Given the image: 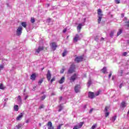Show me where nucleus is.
Wrapping results in <instances>:
<instances>
[{"label":"nucleus","instance_id":"49530a36","mask_svg":"<svg viewBox=\"0 0 129 129\" xmlns=\"http://www.w3.org/2000/svg\"><path fill=\"white\" fill-rule=\"evenodd\" d=\"M78 125H76L74 127L73 129H78Z\"/></svg>","mask_w":129,"mask_h":129},{"label":"nucleus","instance_id":"1a4fd4ad","mask_svg":"<svg viewBox=\"0 0 129 129\" xmlns=\"http://www.w3.org/2000/svg\"><path fill=\"white\" fill-rule=\"evenodd\" d=\"M83 60V57L82 56H77L76 57L75 61L77 62V63H79V62H81Z\"/></svg>","mask_w":129,"mask_h":129},{"label":"nucleus","instance_id":"ddd939ff","mask_svg":"<svg viewBox=\"0 0 129 129\" xmlns=\"http://www.w3.org/2000/svg\"><path fill=\"white\" fill-rule=\"evenodd\" d=\"M51 72H50V71H48L47 74L46 75V78H47L48 81H50V80H51Z\"/></svg>","mask_w":129,"mask_h":129},{"label":"nucleus","instance_id":"69168bd1","mask_svg":"<svg viewBox=\"0 0 129 129\" xmlns=\"http://www.w3.org/2000/svg\"><path fill=\"white\" fill-rule=\"evenodd\" d=\"M127 44H129V40L127 41Z\"/></svg>","mask_w":129,"mask_h":129},{"label":"nucleus","instance_id":"a878e982","mask_svg":"<svg viewBox=\"0 0 129 129\" xmlns=\"http://www.w3.org/2000/svg\"><path fill=\"white\" fill-rule=\"evenodd\" d=\"M123 73V71L122 70L118 72V75L119 76H122V74Z\"/></svg>","mask_w":129,"mask_h":129},{"label":"nucleus","instance_id":"c9c22d12","mask_svg":"<svg viewBox=\"0 0 129 129\" xmlns=\"http://www.w3.org/2000/svg\"><path fill=\"white\" fill-rule=\"evenodd\" d=\"M22 126V124H19L18 125L16 126L17 128H21V127Z\"/></svg>","mask_w":129,"mask_h":129},{"label":"nucleus","instance_id":"c756f323","mask_svg":"<svg viewBox=\"0 0 129 129\" xmlns=\"http://www.w3.org/2000/svg\"><path fill=\"white\" fill-rule=\"evenodd\" d=\"M59 110L58 111H61L62 109H63V106H62V105H60L59 106Z\"/></svg>","mask_w":129,"mask_h":129},{"label":"nucleus","instance_id":"3c124183","mask_svg":"<svg viewBox=\"0 0 129 129\" xmlns=\"http://www.w3.org/2000/svg\"><path fill=\"white\" fill-rule=\"evenodd\" d=\"M92 111H93V108H92V109H91L90 110V111H89V113H91V112H92Z\"/></svg>","mask_w":129,"mask_h":129},{"label":"nucleus","instance_id":"13d9d810","mask_svg":"<svg viewBox=\"0 0 129 129\" xmlns=\"http://www.w3.org/2000/svg\"><path fill=\"white\" fill-rule=\"evenodd\" d=\"M103 40H104V38L102 37V38H101V41H103Z\"/></svg>","mask_w":129,"mask_h":129},{"label":"nucleus","instance_id":"338daca9","mask_svg":"<svg viewBox=\"0 0 129 129\" xmlns=\"http://www.w3.org/2000/svg\"><path fill=\"white\" fill-rule=\"evenodd\" d=\"M129 114V110H128V112L127 113V114Z\"/></svg>","mask_w":129,"mask_h":129},{"label":"nucleus","instance_id":"09e8293b","mask_svg":"<svg viewBox=\"0 0 129 129\" xmlns=\"http://www.w3.org/2000/svg\"><path fill=\"white\" fill-rule=\"evenodd\" d=\"M64 69H62L61 71H60V73L62 74V73H64Z\"/></svg>","mask_w":129,"mask_h":129},{"label":"nucleus","instance_id":"37998d69","mask_svg":"<svg viewBox=\"0 0 129 129\" xmlns=\"http://www.w3.org/2000/svg\"><path fill=\"white\" fill-rule=\"evenodd\" d=\"M41 108H44V105H41L39 107V109H41Z\"/></svg>","mask_w":129,"mask_h":129},{"label":"nucleus","instance_id":"39448f33","mask_svg":"<svg viewBox=\"0 0 129 129\" xmlns=\"http://www.w3.org/2000/svg\"><path fill=\"white\" fill-rule=\"evenodd\" d=\"M22 31H23V28L21 26L18 28L16 31L17 36H21L22 35Z\"/></svg>","mask_w":129,"mask_h":129},{"label":"nucleus","instance_id":"9b49d317","mask_svg":"<svg viewBox=\"0 0 129 129\" xmlns=\"http://www.w3.org/2000/svg\"><path fill=\"white\" fill-rule=\"evenodd\" d=\"M81 38H80V36L78 34H76L75 37L74 38V43L77 42L78 41H79Z\"/></svg>","mask_w":129,"mask_h":129},{"label":"nucleus","instance_id":"20e7f679","mask_svg":"<svg viewBox=\"0 0 129 129\" xmlns=\"http://www.w3.org/2000/svg\"><path fill=\"white\" fill-rule=\"evenodd\" d=\"M81 89V86L80 85H77L75 87V92L76 93H78V92H80V89Z\"/></svg>","mask_w":129,"mask_h":129},{"label":"nucleus","instance_id":"e433bc0d","mask_svg":"<svg viewBox=\"0 0 129 129\" xmlns=\"http://www.w3.org/2000/svg\"><path fill=\"white\" fill-rule=\"evenodd\" d=\"M62 97H60L59 98V103H62Z\"/></svg>","mask_w":129,"mask_h":129},{"label":"nucleus","instance_id":"4be33fe9","mask_svg":"<svg viewBox=\"0 0 129 129\" xmlns=\"http://www.w3.org/2000/svg\"><path fill=\"white\" fill-rule=\"evenodd\" d=\"M126 106V103L125 102H122L121 104V107H125Z\"/></svg>","mask_w":129,"mask_h":129},{"label":"nucleus","instance_id":"f3484780","mask_svg":"<svg viewBox=\"0 0 129 129\" xmlns=\"http://www.w3.org/2000/svg\"><path fill=\"white\" fill-rule=\"evenodd\" d=\"M30 79L31 80H32L33 81H34V80H35L36 79V74H33L31 76Z\"/></svg>","mask_w":129,"mask_h":129},{"label":"nucleus","instance_id":"7ed1b4c3","mask_svg":"<svg viewBox=\"0 0 129 129\" xmlns=\"http://www.w3.org/2000/svg\"><path fill=\"white\" fill-rule=\"evenodd\" d=\"M86 21V18H84V22H83L82 23H80L78 25L77 30L79 32H80V30H81V28H82L83 26H84L85 25L84 23Z\"/></svg>","mask_w":129,"mask_h":129},{"label":"nucleus","instance_id":"5701e85b","mask_svg":"<svg viewBox=\"0 0 129 129\" xmlns=\"http://www.w3.org/2000/svg\"><path fill=\"white\" fill-rule=\"evenodd\" d=\"M14 108L15 111H18L19 110V106L16 105L14 106Z\"/></svg>","mask_w":129,"mask_h":129},{"label":"nucleus","instance_id":"bb28decb","mask_svg":"<svg viewBox=\"0 0 129 129\" xmlns=\"http://www.w3.org/2000/svg\"><path fill=\"white\" fill-rule=\"evenodd\" d=\"M66 55H67V51L64 50L63 51V52L62 53V57H65V56H66Z\"/></svg>","mask_w":129,"mask_h":129},{"label":"nucleus","instance_id":"c03bdc74","mask_svg":"<svg viewBox=\"0 0 129 129\" xmlns=\"http://www.w3.org/2000/svg\"><path fill=\"white\" fill-rule=\"evenodd\" d=\"M110 37H112L113 36V32H111L110 34Z\"/></svg>","mask_w":129,"mask_h":129},{"label":"nucleus","instance_id":"6e6d98bb","mask_svg":"<svg viewBox=\"0 0 129 129\" xmlns=\"http://www.w3.org/2000/svg\"><path fill=\"white\" fill-rule=\"evenodd\" d=\"M60 90H62L63 89V86H61V87L60 88Z\"/></svg>","mask_w":129,"mask_h":129},{"label":"nucleus","instance_id":"de8ad7c7","mask_svg":"<svg viewBox=\"0 0 129 129\" xmlns=\"http://www.w3.org/2000/svg\"><path fill=\"white\" fill-rule=\"evenodd\" d=\"M98 39H99V37H98V36H97V37L95 38V41H97H97H98Z\"/></svg>","mask_w":129,"mask_h":129},{"label":"nucleus","instance_id":"ea45409f","mask_svg":"<svg viewBox=\"0 0 129 129\" xmlns=\"http://www.w3.org/2000/svg\"><path fill=\"white\" fill-rule=\"evenodd\" d=\"M53 81H55V78H53L51 81H50V83H53Z\"/></svg>","mask_w":129,"mask_h":129},{"label":"nucleus","instance_id":"e2e57ef3","mask_svg":"<svg viewBox=\"0 0 129 129\" xmlns=\"http://www.w3.org/2000/svg\"><path fill=\"white\" fill-rule=\"evenodd\" d=\"M114 79V76H113L112 78V80H113Z\"/></svg>","mask_w":129,"mask_h":129},{"label":"nucleus","instance_id":"a19ab883","mask_svg":"<svg viewBox=\"0 0 129 129\" xmlns=\"http://www.w3.org/2000/svg\"><path fill=\"white\" fill-rule=\"evenodd\" d=\"M111 75H112V73L110 72L109 76H108V78H110L111 77Z\"/></svg>","mask_w":129,"mask_h":129},{"label":"nucleus","instance_id":"0e129e2a","mask_svg":"<svg viewBox=\"0 0 129 129\" xmlns=\"http://www.w3.org/2000/svg\"><path fill=\"white\" fill-rule=\"evenodd\" d=\"M5 101H8V99H5Z\"/></svg>","mask_w":129,"mask_h":129},{"label":"nucleus","instance_id":"680f3d73","mask_svg":"<svg viewBox=\"0 0 129 129\" xmlns=\"http://www.w3.org/2000/svg\"><path fill=\"white\" fill-rule=\"evenodd\" d=\"M51 95H55V93H52L51 94Z\"/></svg>","mask_w":129,"mask_h":129},{"label":"nucleus","instance_id":"b1692460","mask_svg":"<svg viewBox=\"0 0 129 129\" xmlns=\"http://www.w3.org/2000/svg\"><path fill=\"white\" fill-rule=\"evenodd\" d=\"M116 119V116H114L111 118V121L114 122L115 121V120Z\"/></svg>","mask_w":129,"mask_h":129},{"label":"nucleus","instance_id":"a18cd8bd","mask_svg":"<svg viewBox=\"0 0 129 129\" xmlns=\"http://www.w3.org/2000/svg\"><path fill=\"white\" fill-rule=\"evenodd\" d=\"M1 69H4V65L3 64L0 65V70Z\"/></svg>","mask_w":129,"mask_h":129},{"label":"nucleus","instance_id":"c85d7f7f","mask_svg":"<svg viewBox=\"0 0 129 129\" xmlns=\"http://www.w3.org/2000/svg\"><path fill=\"white\" fill-rule=\"evenodd\" d=\"M125 26L127 27L126 29L129 28V21L125 22Z\"/></svg>","mask_w":129,"mask_h":129},{"label":"nucleus","instance_id":"cd10ccee","mask_svg":"<svg viewBox=\"0 0 129 129\" xmlns=\"http://www.w3.org/2000/svg\"><path fill=\"white\" fill-rule=\"evenodd\" d=\"M30 22L31 23H32V24H34V23H35V18L31 17V20H30Z\"/></svg>","mask_w":129,"mask_h":129},{"label":"nucleus","instance_id":"393cba45","mask_svg":"<svg viewBox=\"0 0 129 129\" xmlns=\"http://www.w3.org/2000/svg\"><path fill=\"white\" fill-rule=\"evenodd\" d=\"M121 33H122V29H119V31L117 33V36H119V35L120 34H121Z\"/></svg>","mask_w":129,"mask_h":129},{"label":"nucleus","instance_id":"f704fd0d","mask_svg":"<svg viewBox=\"0 0 129 129\" xmlns=\"http://www.w3.org/2000/svg\"><path fill=\"white\" fill-rule=\"evenodd\" d=\"M115 4H118L120 3V0H115Z\"/></svg>","mask_w":129,"mask_h":129},{"label":"nucleus","instance_id":"0eeeda50","mask_svg":"<svg viewBox=\"0 0 129 129\" xmlns=\"http://www.w3.org/2000/svg\"><path fill=\"white\" fill-rule=\"evenodd\" d=\"M77 78V74H75L72 77H71L70 80L71 82H74V81L76 80Z\"/></svg>","mask_w":129,"mask_h":129},{"label":"nucleus","instance_id":"a211bd4d","mask_svg":"<svg viewBox=\"0 0 129 129\" xmlns=\"http://www.w3.org/2000/svg\"><path fill=\"white\" fill-rule=\"evenodd\" d=\"M65 80V77H62L61 79L59 81V83L60 84H62V83H64V81Z\"/></svg>","mask_w":129,"mask_h":129},{"label":"nucleus","instance_id":"774afa93","mask_svg":"<svg viewBox=\"0 0 129 129\" xmlns=\"http://www.w3.org/2000/svg\"><path fill=\"white\" fill-rule=\"evenodd\" d=\"M47 7H49L50 5L49 4L47 5Z\"/></svg>","mask_w":129,"mask_h":129},{"label":"nucleus","instance_id":"f03ea898","mask_svg":"<svg viewBox=\"0 0 129 129\" xmlns=\"http://www.w3.org/2000/svg\"><path fill=\"white\" fill-rule=\"evenodd\" d=\"M75 70V65L72 64L68 72V74H71L72 73H73Z\"/></svg>","mask_w":129,"mask_h":129},{"label":"nucleus","instance_id":"aec40b11","mask_svg":"<svg viewBox=\"0 0 129 129\" xmlns=\"http://www.w3.org/2000/svg\"><path fill=\"white\" fill-rule=\"evenodd\" d=\"M101 72L102 73L105 74L106 73V67H104L102 70H101Z\"/></svg>","mask_w":129,"mask_h":129},{"label":"nucleus","instance_id":"4468645a","mask_svg":"<svg viewBox=\"0 0 129 129\" xmlns=\"http://www.w3.org/2000/svg\"><path fill=\"white\" fill-rule=\"evenodd\" d=\"M88 96L90 98H94L95 95H94V92H89Z\"/></svg>","mask_w":129,"mask_h":129},{"label":"nucleus","instance_id":"bf43d9fd","mask_svg":"<svg viewBox=\"0 0 129 129\" xmlns=\"http://www.w3.org/2000/svg\"><path fill=\"white\" fill-rule=\"evenodd\" d=\"M7 7L11 8V6H10V5L9 4H7Z\"/></svg>","mask_w":129,"mask_h":129},{"label":"nucleus","instance_id":"2eb2a0df","mask_svg":"<svg viewBox=\"0 0 129 129\" xmlns=\"http://www.w3.org/2000/svg\"><path fill=\"white\" fill-rule=\"evenodd\" d=\"M24 115V113H21L16 118L17 120H21L22 117H23Z\"/></svg>","mask_w":129,"mask_h":129},{"label":"nucleus","instance_id":"4c0bfd02","mask_svg":"<svg viewBox=\"0 0 129 129\" xmlns=\"http://www.w3.org/2000/svg\"><path fill=\"white\" fill-rule=\"evenodd\" d=\"M99 91H98L96 93H95V96H98V95H99Z\"/></svg>","mask_w":129,"mask_h":129},{"label":"nucleus","instance_id":"79ce46f5","mask_svg":"<svg viewBox=\"0 0 129 129\" xmlns=\"http://www.w3.org/2000/svg\"><path fill=\"white\" fill-rule=\"evenodd\" d=\"M95 127H96V124L93 125L92 126L91 128H92V129H94V128H95Z\"/></svg>","mask_w":129,"mask_h":129},{"label":"nucleus","instance_id":"58836bf2","mask_svg":"<svg viewBox=\"0 0 129 129\" xmlns=\"http://www.w3.org/2000/svg\"><path fill=\"white\" fill-rule=\"evenodd\" d=\"M126 55H127V52H124L122 53L123 56H126Z\"/></svg>","mask_w":129,"mask_h":129},{"label":"nucleus","instance_id":"864d4df0","mask_svg":"<svg viewBox=\"0 0 129 129\" xmlns=\"http://www.w3.org/2000/svg\"><path fill=\"white\" fill-rule=\"evenodd\" d=\"M119 87V88H121V87H122V84H120Z\"/></svg>","mask_w":129,"mask_h":129},{"label":"nucleus","instance_id":"8fccbe9b","mask_svg":"<svg viewBox=\"0 0 129 129\" xmlns=\"http://www.w3.org/2000/svg\"><path fill=\"white\" fill-rule=\"evenodd\" d=\"M45 98H46V96H43L42 97V100H44V99H45Z\"/></svg>","mask_w":129,"mask_h":129},{"label":"nucleus","instance_id":"f8f14e48","mask_svg":"<svg viewBox=\"0 0 129 129\" xmlns=\"http://www.w3.org/2000/svg\"><path fill=\"white\" fill-rule=\"evenodd\" d=\"M47 128L48 129H54V127L53 126V124H52V122L49 121L47 123Z\"/></svg>","mask_w":129,"mask_h":129},{"label":"nucleus","instance_id":"052dcab7","mask_svg":"<svg viewBox=\"0 0 129 129\" xmlns=\"http://www.w3.org/2000/svg\"><path fill=\"white\" fill-rule=\"evenodd\" d=\"M26 123H28V122H29V120H26Z\"/></svg>","mask_w":129,"mask_h":129},{"label":"nucleus","instance_id":"72a5a7b5","mask_svg":"<svg viewBox=\"0 0 129 129\" xmlns=\"http://www.w3.org/2000/svg\"><path fill=\"white\" fill-rule=\"evenodd\" d=\"M63 125V124H60L57 127V129H61V126Z\"/></svg>","mask_w":129,"mask_h":129},{"label":"nucleus","instance_id":"9d476101","mask_svg":"<svg viewBox=\"0 0 129 129\" xmlns=\"http://www.w3.org/2000/svg\"><path fill=\"white\" fill-rule=\"evenodd\" d=\"M44 50V47L43 46H39L37 49L35 50L36 54H39L41 51H43Z\"/></svg>","mask_w":129,"mask_h":129},{"label":"nucleus","instance_id":"6ab92c4d","mask_svg":"<svg viewBox=\"0 0 129 129\" xmlns=\"http://www.w3.org/2000/svg\"><path fill=\"white\" fill-rule=\"evenodd\" d=\"M83 122H80L79 124H78V128H81V127H82V126L83 125Z\"/></svg>","mask_w":129,"mask_h":129},{"label":"nucleus","instance_id":"473e14b6","mask_svg":"<svg viewBox=\"0 0 129 129\" xmlns=\"http://www.w3.org/2000/svg\"><path fill=\"white\" fill-rule=\"evenodd\" d=\"M5 87H4V85L3 84H1L0 85V89H4Z\"/></svg>","mask_w":129,"mask_h":129},{"label":"nucleus","instance_id":"7c9ffc66","mask_svg":"<svg viewBox=\"0 0 129 129\" xmlns=\"http://www.w3.org/2000/svg\"><path fill=\"white\" fill-rule=\"evenodd\" d=\"M91 85V80H89L88 82V87H89Z\"/></svg>","mask_w":129,"mask_h":129},{"label":"nucleus","instance_id":"dca6fc26","mask_svg":"<svg viewBox=\"0 0 129 129\" xmlns=\"http://www.w3.org/2000/svg\"><path fill=\"white\" fill-rule=\"evenodd\" d=\"M16 99L18 103H22V98H21V96H18V97L16 98Z\"/></svg>","mask_w":129,"mask_h":129},{"label":"nucleus","instance_id":"412c9836","mask_svg":"<svg viewBox=\"0 0 129 129\" xmlns=\"http://www.w3.org/2000/svg\"><path fill=\"white\" fill-rule=\"evenodd\" d=\"M21 25L22 27H24V28H27V23L23 22L21 23Z\"/></svg>","mask_w":129,"mask_h":129},{"label":"nucleus","instance_id":"f257e3e1","mask_svg":"<svg viewBox=\"0 0 129 129\" xmlns=\"http://www.w3.org/2000/svg\"><path fill=\"white\" fill-rule=\"evenodd\" d=\"M98 23L99 24L101 22V19H102V13L101 12V9L98 10Z\"/></svg>","mask_w":129,"mask_h":129},{"label":"nucleus","instance_id":"603ef678","mask_svg":"<svg viewBox=\"0 0 129 129\" xmlns=\"http://www.w3.org/2000/svg\"><path fill=\"white\" fill-rule=\"evenodd\" d=\"M67 31V29H63V33H66Z\"/></svg>","mask_w":129,"mask_h":129},{"label":"nucleus","instance_id":"6e6552de","mask_svg":"<svg viewBox=\"0 0 129 129\" xmlns=\"http://www.w3.org/2000/svg\"><path fill=\"white\" fill-rule=\"evenodd\" d=\"M50 47L53 51H55V50H56V48L57 47V43H56V42H51L50 43Z\"/></svg>","mask_w":129,"mask_h":129},{"label":"nucleus","instance_id":"5fc2aeb1","mask_svg":"<svg viewBox=\"0 0 129 129\" xmlns=\"http://www.w3.org/2000/svg\"><path fill=\"white\" fill-rule=\"evenodd\" d=\"M27 98H28V96H26L24 100H26L27 99Z\"/></svg>","mask_w":129,"mask_h":129},{"label":"nucleus","instance_id":"423d86ee","mask_svg":"<svg viewBox=\"0 0 129 129\" xmlns=\"http://www.w3.org/2000/svg\"><path fill=\"white\" fill-rule=\"evenodd\" d=\"M109 109V107L106 106L105 107L104 112H105V117H107L108 115H109V112H108V109Z\"/></svg>","mask_w":129,"mask_h":129},{"label":"nucleus","instance_id":"4d7b16f0","mask_svg":"<svg viewBox=\"0 0 129 129\" xmlns=\"http://www.w3.org/2000/svg\"><path fill=\"white\" fill-rule=\"evenodd\" d=\"M121 17L122 18H123V17H124L123 14H122L121 15Z\"/></svg>","mask_w":129,"mask_h":129},{"label":"nucleus","instance_id":"2f4dec72","mask_svg":"<svg viewBox=\"0 0 129 129\" xmlns=\"http://www.w3.org/2000/svg\"><path fill=\"white\" fill-rule=\"evenodd\" d=\"M43 79H40L39 81H38V84H39V85H41V84H42V83H43Z\"/></svg>","mask_w":129,"mask_h":129}]
</instances>
